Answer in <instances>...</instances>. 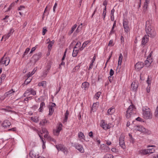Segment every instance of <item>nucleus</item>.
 Wrapping results in <instances>:
<instances>
[{
  "label": "nucleus",
  "instance_id": "f257e3e1",
  "mask_svg": "<svg viewBox=\"0 0 158 158\" xmlns=\"http://www.w3.org/2000/svg\"><path fill=\"white\" fill-rule=\"evenodd\" d=\"M152 20L146 21L145 30L148 37L154 38L156 36V32L154 27L152 25Z\"/></svg>",
  "mask_w": 158,
  "mask_h": 158
},
{
  "label": "nucleus",
  "instance_id": "f03ea898",
  "mask_svg": "<svg viewBox=\"0 0 158 158\" xmlns=\"http://www.w3.org/2000/svg\"><path fill=\"white\" fill-rule=\"evenodd\" d=\"M136 114V108L133 105H131L128 107L126 112V117L127 118L132 117Z\"/></svg>",
  "mask_w": 158,
  "mask_h": 158
},
{
  "label": "nucleus",
  "instance_id": "7ed1b4c3",
  "mask_svg": "<svg viewBox=\"0 0 158 158\" xmlns=\"http://www.w3.org/2000/svg\"><path fill=\"white\" fill-rule=\"evenodd\" d=\"M143 115L144 118L146 119H150L152 118V114L150 109L147 107L143 108Z\"/></svg>",
  "mask_w": 158,
  "mask_h": 158
},
{
  "label": "nucleus",
  "instance_id": "20e7f679",
  "mask_svg": "<svg viewBox=\"0 0 158 158\" xmlns=\"http://www.w3.org/2000/svg\"><path fill=\"white\" fill-rule=\"evenodd\" d=\"M55 146L58 151H61L65 154H67L68 152L67 148L63 144H58L56 145Z\"/></svg>",
  "mask_w": 158,
  "mask_h": 158
},
{
  "label": "nucleus",
  "instance_id": "39448f33",
  "mask_svg": "<svg viewBox=\"0 0 158 158\" xmlns=\"http://www.w3.org/2000/svg\"><path fill=\"white\" fill-rule=\"evenodd\" d=\"M52 64V62L51 61H48L46 65V69L44 71L43 73L42 77L44 78L46 77L51 67Z\"/></svg>",
  "mask_w": 158,
  "mask_h": 158
},
{
  "label": "nucleus",
  "instance_id": "423d86ee",
  "mask_svg": "<svg viewBox=\"0 0 158 158\" xmlns=\"http://www.w3.org/2000/svg\"><path fill=\"white\" fill-rule=\"evenodd\" d=\"M30 94L33 95H35L36 94V91L34 90L33 89L30 88L27 89L23 94L24 97L28 96Z\"/></svg>",
  "mask_w": 158,
  "mask_h": 158
},
{
  "label": "nucleus",
  "instance_id": "0eeeda50",
  "mask_svg": "<svg viewBox=\"0 0 158 158\" xmlns=\"http://www.w3.org/2000/svg\"><path fill=\"white\" fill-rule=\"evenodd\" d=\"M124 135L122 134L120 135L119 139V145L123 149H125L126 148L124 140Z\"/></svg>",
  "mask_w": 158,
  "mask_h": 158
},
{
  "label": "nucleus",
  "instance_id": "6e6552de",
  "mask_svg": "<svg viewBox=\"0 0 158 158\" xmlns=\"http://www.w3.org/2000/svg\"><path fill=\"white\" fill-rule=\"evenodd\" d=\"M15 91L13 90V89H11L9 91L6 92L3 96L1 98V99L3 100L5 98L8 97H10L11 94L14 93Z\"/></svg>",
  "mask_w": 158,
  "mask_h": 158
},
{
  "label": "nucleus",
  "instance_id": "1a4fd4ad",
  "mask_svg": "<svg viewBox=\"0 0 158 158\" xmlns=\"http://www.w3.org/2000/svg\"><path fill=\"white\" fill-rule=\"evenodd\" d=\"M62 124L60 123L57 127L56 129H54L53 131V134L55 135H59L60 131L62 130Z\"/></svg>",
  "mask_w": 158,
  "mask_h": 158
},
{
  "label": "nucleus",
  "instance_id": "9d476101",
  "mask_svg": "<svg viewBox=\"0 0 158 158\" xmlns=\"http://www.w3.org/2000/svg\"><path fill=\"white\" fill-rule=\"evenodd\" d=\"M123 26L125 31L126 33L128 32L130 30V29L128 26V22L127 20H123Z\"/></svg>",
  "mask_w": 158,
  "mask_h": 158
},
{
  "label": "nucleus",
  "instance_id": "9b49d317",
  "mask_svg": "<svg viewBox=\"0 0 158 158\" xmlns=\"http://www.w3.org/2000/svg\"><path fill=\"white\" fill-rule=\"evenodd\" d=\"M102 123L100 124V126L103 129L105 130H106L110 128V127L109 125L105 123V120H102L101 121Z\"/></svg>",
  "mask_w": 158,
  "mask_h": 158
},
{
  "label": "nucleus",
  "instance_id": "f8f14e48",
  "mask_svg": "<svg viewBox=\"0 0 158 158\" xmlns=\"http://www.w3.org/2000/svg\"><path fill=\"white\" fill-rule=\"evenodd\" d=\"M144 63L142 62H138L135 65V69L137 71L140 70L144 67Z\"/></svg>",
  "mask_w": 158,
  "mask_h": 158
},
{
  "label": "nucleus",
  "instance_id": "ddd939ff",
  "mask_svg": "<svg viewBox=\"0 0 158 158\" xmlns=\"http://www.w3.org/2000/svg\"><path fill=\"white\" fill-rule=\"evenodd\" d=\"M74 146L76 149L81 153H83L84 152V150L81 145L78 143H76L74 144Z\"/></svg>",
  "mask_w": 158,
  "mask_h": 158
},
{
  "label": "nucleus",
  "instance_id": "4468645a",
  "mask_svg": "<svg viewBox=\"0 0 158 158\" xmlns=\"http://www.w3.org/2000/svg\"><path fill=\"white\" fill-rule=\"evenodd\" d=\"M7 54V53H6L3 57H2L1 59L0 60V64H5V66L7 65L9 63L10 60H9V61L6 63L7 61V58H4L5 56Z\"/></svg>",
  "mask_w": 158,
  "mask_h": 158
},
{
  "label": "nucleus",
  "instance_id": "2eb2a0df",
  "mask_svg": "<svg viewBox=\"0 0 158 158\" xmlns=\"http://www.w3.org/2000/svg\"><path fill=\"white\" fill-rule=\"evenodd\" d=\"M11 125V123L10 121L8 120H5L2 123V126L4 127L5 128H7L10 127Z\"/></svg>",
  "mask_w": 158,
  "mask_h": 158
},
{
  "label": "nucleus",
  "instance_id": "dca6fc26",
  "mask_svg": "<svg viewBox=\"0 0 158 158\" xmlns=\"http://www.w3.org/2000/svg\"><path fill=\"white\" fill-rule=\"evenodd\" d=\"M138 83L137 81H133L131 85V88L132 89L133 91H136L138 86Z\"/></svg>",
  "mask_w": 158,
  "mask_h": 158
},
{
  "label": "nucleus",
  "instance_id": "f3484780",
  "mask_svg": "<svg viewBox=\"0 0 158 158\" xmlns=\"http://www.w3.org/2000/svg\"><path fill=\"white\" fill-rule=\"evenodd\" d=\"M89 83L85 81L82 84L81 88H84L85 90H87L88 89L89 86Z\"/></svg>",
  "mask_w": 158,
  "mask_h": 158
},
{
  "label": "nucleus",
  "instance_id": "a211bd4d",
  "mask_svg": "<svg viewBox=\"0 0 158 158\" xmlns=\"http://www.w3.org/2000/svg\"><path fill=\"white\" fill-rule=\"evenodd\" d=\"M149 38L148 35H145L142 39L141 44L142 45H144L148 41Z\"/></svg>",
  "mask_w": 158,
  "mask_h": 158
},
{
  "label": "nucleus",
  "instance_id": "6ab92c4d",
  "mask_svg": "<svg viewBox=\"0 0 158 158\" xmlns=\"http://www.w3.org/2000/svg\"><path fill=\"white\" fill-rule=\"evenodd\" d=\"M98 102L94 103L93 106L91 107V110L93 112L95 111L98 106Z\"/></svg>",
  "mask_w": 158,
  "mask_h": 158
},
{
  "label": "nucleus",
  "instance_id": "aec40b11",
  "mask_svg": "<svg viewBox=\"0 0 158 158\" xmlns=\"http://www.w3.org/2000/svg\"><path fill=\"white\" fill-rule=\"evenodd\" d=\"M135 129L140 132H144L145 131V129L140 125L135 126Z\"/></svg>",
  "mask_w": 158,
  "mask_h": 158
},
{
  "label": "nucleus",
  "instance_id": "412c9836",
  "mask_svg": "<svg viewBox=\"0 0 158 158\" xmlns=\"http://www.w3.org/2000/svg\"><path fill=\"white\" fill-rule=\"evenodd\" d=\"M152 62V60H147V59L144 61L145 65L147 67H149Z\"/></svg>",
  "mask_w": 158,
  "mask_h": 158
},
{
  "label": "nucleus",
  "instance_id": "4be33fe9",
  "mask_svg": "<svg viewBox=\"0 0 158 158\" xmlns=\"http://www.w3.org/2000/svg\"><path fill=\"white\" fill-rule=\"evenodd\" d=\"M115 110L114 108L113 107H111L108 110L107 113L109 115H112L115 112Z\"/></svg>",
  "mask_w": 158,
  "mask_h": 158
},
{
  "label": "nucleus",
  "instance_id": "5701e85b",
  "mask_svg": "<svg viewBox=\"0 0 158 158\" xmlns=\"http://www.w3.org/2000/svg\"><path fill=\"white\" fill-rule=\"evenodd\" d=\"M45 104L44 102H42L40 104V108L39 109V112H42L43 110L44 107H45Z\"/></svg>",
  "mask_w": 158,
  "mask_h": 158
},
{
  "label": "nucleus",
  "instance_id": "b1692460",
  "mask_svg": "<svg viewBox=\"0 0 158 158\" xmlns=\"http://www.w3.org/2000/svg\"><path fill=\"white\" fill-rule=\"evenodd\" d=\"M49 122L46 119H44L42 120L40 122V124L42 126H44L47 123H49Z\"/></svg>",
  "mask_w": 158,
  "mask_h": 158
},
{
  "label": "nucleus",
  "instance_id": "393cba45",
  "mask_svg": "<svg viewBox=\"0 0 158 158\" xmlns=\"http://www.w3.org/2000/svg\"><path fill=\"white\" fill-rule=\"evenodd\" d=\"M69 114V112L68 110H67L66 111V112L65 114V117H64V118L63 121V123H64L65 122H67Z\"/></svg>",
  "mask_w": 158,
  "mask_h": 158
},
{
  "label": "nucleus",
  "instance_id": "a878e982",
  "mask_svg": "<svg viewBox=\"0 0 158 158\" xmlns=\"http://www.w3.org/2000/svg\"><path fill=\"white\" fill-rule=\"evenodd\" d=\"M123 55L122 53L120 54L119 56L118 61V65H121L122 64V61L123 60Z\"/></svg>",
  "mask_w": 158,
  "mask_h": 158
},
{
  "label": "nucleus",
  "instance_id": "bb28decb",
  "mask_svg": "<svg viewBox=\"0 0 158 158\" xmlns=\"http://www.w3.org/2000/svg\"><path fill=\"white\" fill-rule=\"evenodd\" d=\"M140 153L141 155H146L149 154L148 149L141 150L140 152Z\"/></svg>",
  "mask_w": 158,
  "mask_h": 158
},
{
  "label": "nucleus",
  "instance_id": "cd10ccee",
  "mask_svg": "<svg viewBox=\"0 0 158 158\" xmlns=\"http://www.w3.org/2000/svg\"><path fill=\"white\" fill-rule=\"evenodd\" d=\"M30 157L31 158H36V156L34 152L33 151H31L29 153Z\"/></svg>",
  "mask_w": 158,
  "mask_h": 158
},
{
  "label": "nucleus",
  "instance_id": "c85d7f7f",
  "mask_svg": "<svg viewBox=\"0 0 158 158\" xmlns=\"http://www.w3.org/2000/svg\"><path fill=\"white\" fill-rule=\"evenodd\" d=\"M81 45V43L80 42H78L76 44V45L74 46L73 48V49H74L75 48H78V49H81L80 48V47Z\"/></svg>",
  "mask_w": 158,
  "mask_h": 158
},
{
  "label": "nucleus",
  "instance_id": "c756f323",
  "mask_svg": "<svg viewBox=\"0 0 158 158\" xmlns=\"http://www.w3.org/2000/svg\"><path fill=\"white\" fill-rule=\"evenodd\" d=\"M90 42V40H87L85 41L82 44V46L81 48V49H84L89 42Z\"/></svg>",
  "mask_w": 158,
  "mask_h": 158
},
{
  "label": "nucleus",
  "instance_id": "7c9ffc66",
  "mask_svg": "<svg viewBox=\"0 0 158 158\" xmlns=\"http://www.w3.org/2000/svg\"><path fill=\"white\" fill-rule=\"evenodd\" d=\"M47 6L45 8L44 11V14L43 15V17L42 18L43 19L45 16H47L49 14V12L47 11Z\"/></svg>",
  "mask_w": 158,
  "mask_h": 158
},
{
  "label": "nucleus",
  "instance_id": "2f4dec72",
  "mask_svg": "<svg viewBox=\"0 0 158 158\" xmlns=\"http://www.w3.org/2000/svg\"><path fill=\"white\" fill-rule=\"evenodd\" d=\"M78 137L80 139H84L85 136L84 134L81 132H80L78 134Z\"/></svg>",
  "mask_w": 158,
  "mask_h": 158
},
{
  "label": "nucleus",
  "instance_id": "473e14b6",
  "mask_svg": "<svg viewBox=\"0 0 158 158\" xmlns=\"http://www.w3.org/2000/svg\"><path fill=\"white\" fill-rule=\"evenodd\" d=\"M54 112V109L53 107H52L50 106L49 107V113L48 114L49 115H52Z\"/></svg>",
  "mask_w": 158,
  "mask_h": 158
},
{
  "label": "nucleus",
  "instance_id": "72a5a7b5",
  "mask_svg": "<svg viewBox=\"0 0 158 158\" xmlns=\"http://www.w3.org/2000/svg\"><path fill=\"white\" fill-rule=\"evenodd\" d=\"M151 77H150L149 76H148L147 79V83L148 84V87L149 86V85H150L151 83Z\"/></svg>",
  "mask_w": 158,
  "mask_h": 158
},
{
  "label": "nucleus",
  "instance_id": "f704fd0d",
  "mask_svg": "<svg viewBox=\"0 0 158 158\" xmlns=\"http://www.w3.org/2000/svg\"><path fill=\"white\" fill-rule=\"evenodd\" d=\"M93 139L94 141L97 143L98 145H99L100 144L101 141H100V139H98V137H95Z\"/></svg>",
  "mask_w": 158,
  "mask_h": 158
},
{
  "label": "nucleus",
  "instance_id": "c9c22d12",
  "mask_svg": "<svg viewBox=\"0 0 158 158\" xmlns=\"http://www.w3.org/2000/svg\"><path fill=\"white\" fill-rule=\"evenodd\" d=\"M72 56L73 57H75L77 56L79 50H73Z\"/></svg>",
  "mask_w": 158,
  "mask_h": 158
},
{
  "label": "nucleus",
  "instance_id": "e433bc0d",
  "mask_svg": "<svg viewBox=\"0 0 158 158\" xmlns=\"http://www.w3.org/2000/svg\"><path fill=\"white\" fill-rule=\"evenodd\" d=\"M31 79L29 78H27L24 82V84L26 85H27L31 81Z\"/></svg>",
  "mask_w": 158,
  "mask_h": 158
},
{
  "label": "nucleus",
  "instance_id": "4c0bfd02",
  "mask_svg": "<svg viewBox=\"0 0 158 158\" xmlns=\"http://www.w3.org/2000/svg\"><path fill=\"white\" fill-rule=\"evenodd\" d=\"M101 93L100 92H97L95 95L94 97L96 98L97 100L100 97V94H101Z\"/></svg>",
  "mask_w": 158,
  "mask_h": 158
},
{
  "label": "nucleus",
  "instance_id": "58836bf2",
  "mask_svg": "<svg viewBox=\"0 0 158 158\" xmlns=\"http://www.w3.org/2000/svg\"><path fill=\"white\" fill-rule=\"evenodd\" d=\"M104 158H113V156L110 154H107L105 156Z\"/></svg>",
  "mask_w": 158,
  "mask_h": 158
},
{
  "label": "nucleus",
  "instance_id": "ea45409f",
  "mask_svg": "<svg viewBox=\"0 0 158 158\" xmlns=\"http://www.w3.org/2000/svg\"><path fill=\"white\" fill-rule=\"evenodd\" d=\"M154 115L156 117L158 118V106L156 108V110L154 113Z\"/></svg>",
  "mask_w": 158,
  "mask_h": 158
},
{
  "label": "nucleus",
  "instance_id": "a19ab883",
  "mask_svg": "<svg viewBox=\"0 0 158 158\" xmlns=\"http://www.w3.org/2000/svg\"><path fill=\"white\" fill-rule=\"evenodd\" d=\"M80 67V64L76 66L75 68L73 69V72H75L76 71H77L79 69Z\"/></svg>",
  "mask_w": 158,
  "mask_h": 158
},
{
  "label": "nucleus",
  "instance_id": "79ce46f5",
  "mask_svg": "<svg viewBox=\"0 0 158 158\" xmlns=\"http://www.w3.org/2000/svg\"><path fill=\"white\" fill-rule=\"evenodd\" d=\"M10 35V33H8L6 35H3L2 37V38H5V41L6 40L8 39L9 38Z\"/></svg>",
  "mask_w": 158,
  "mask_h": 158
},
{
  "label": "nucleus",
  "instance_id": "37998d69",
  "mask_svg": "<svg viewBox=\"0 0 158 158\" xmlns=\"http://www.w3.org/2000/svg\"><path fill=\"white\" fill-rule=\"evenodd\" d=\"M46 81H43L42 82H39L38 84V85L39 86H43L44 84H46Z\"/></svg>",
  "mask_w": 158,
  "mask_h": 158
},
{
  "label": "nucleus",
  "instance_id": "c03bdc74",
  "mask_svg": "<svg viewBox=\"0 0 158 158\" xmlns=\"http://www.w3.org/2000/svg\"><path fill=\"white\" fill-rule=\"evenodd\" d=\"M153 53V52L151 51L149 54L147 58V60H152V58L151 57L152 55V54Z\"/></svg>",
  "mask_w": 158,
  "mask_h": 158
},
{
  "label": "nucleus",
  "instance_id": "a18cd8bd",
  "mask_svg": "<svg viewBox=\"0 0 158 158\" xmlns=\"http://www.w3.org/2000/svg\"><path fill=\"white\" fill-rule=\"evenodd\" d=\"M77 26V25L76 24H74L73 26L71 28V32H70V34L72 33L73 32V31H74V30L76 28Z\"/></svg>",
  "mask_w": 158,
  "mask_h": 158
},
{
  "label": "nucleus",
  "instance_id": "49530a36",
  "mask_svg": "<svg viewBox=\"0 0 158 158\" xmlns=\"http://www.w3.org/2000/svg\"><path fill=\"white\" fill-rule=\"evenodd\" d=\"M149 154L155 152V149L154 148L148 149Z\"/></svg>",
  "mask_w": 158,
  "mask_h": 158
},
{
  "label": "nucleus",
  "instance_id": "de8ad7c7",
  "mask_svg": "<svg viewBox=\"0 0 158 158\" xmlns=\"http://www.w3.org/2000/svg\"><path fill=\"white\" fill-rule=\"evenodd\" d=\"M42 131L44 133H49L48 131H47V129L45 128H42Z\"/></svg>",
  "mask_w": 158,
  "mask_h": 158
},
{
  "label": "nucleus",
  "instance_id": "09e8293b",
  "mask_svg": "<svg viewBox=\"0 0 158 158\" xmlns=\"http://www.w3.org/2000/svg\"><path fill=\"white\" fill-rule=\"evenodd\" d=\"M6 77V74L5 73H2L1 75V76L0 77V78L1 79V80L2 81V80H4Z\"/></svg>",
  "mask_w": 158,
  "mask_h": 158
},
{
  "label": "nucleus",
  "instance_id": "8fccbe9b",
  "mask_svg": "<svg viewBox=\"0 0 158 158\" xmlns=\"http://www.w3.org/2000/svg\"><path fill=\"white\" fill-rule=\"evenodd\" d=\"M62 65L63 66H65V62H64V61H61V63L59 64V69H61V66Z\"/></svg>",
  "mask_w": 158,
  "mask_h": 158
},
{
  "label": "nucleus",
  "instance_id": "3c124183",
  "mask_svg": "<svg viewBox=\"0 0 158 158\" xmlns=\"http://www.w3.org/2000/svg\"><path fill=\"white\" fill-rule=\"evenodd\" d=\"M89 135L90 138L92 139L94 138L93 133L92 131H91L89 132Z\"/></svg>",
  "mask_w": 158,
  "mask_h": 158
},
{
  "label": "nucleus",
  "instance_id": "603ef678",
  "mask_svg": "<svg viewBox=\"0 0 158 158\" xmlns=\"http://www.w3.org/2000/svg\"><path fill=\"white\" fill-rule=\"evenodd\" d=\"M47 31V30L46 29V27H44L43 28V31L42 32V34L43 35H44L46 32Z\"/></svg>",
  "mask_w": 158,
  "mask_h": 158
},
{
  "label": "nucleus",
  "instance_id": "864d4df0",
  "mask_svg": "<svg viewBox=\"0 0 158 158\" xmlns=\"http://www.w3.org/2000/svg\"><path fill=\"white\" fill-rule=\"evenodd\" d=\"M114 70L112 69H111L110 72V76H113L114 75Z\"/></svg>",
  "mask_w": 158,
  "mask_h": 158
},
{
  "label": "nucleus",
  "instance_id": "5fc2aeb1",
  "mask_svg": "<svg viewBox=\"0 0 158 158\" xmlns=\"http://www.w3.org/2000/svg\"><path fill=\"white\" fill-rule=\"evenodd\" d=\"M94 63V62H91L89 65V67L88 69V70H90L91 69H92Z\"/></svg>",
  "mask_w": 158,
  "mask_h": 158
},
{
  "label": "nucleus",
  "instance_id": "6e6d98bb",
  "mask_svg": "<svg viewBox=\"0 0 158 158\" xmlns=\"http://www.w3.org/2000/svg\"><path fill=\"white\" fill-rule=\"evenodd\" d=\"M32 99V98L31 97H27L24 99V101L28 102L29 100H31Z\"/></svg>",
  "mask_w": 158,
  "mask_h": 158
},
{
  "label": "nucleus",
  "instance_id": "4d7b16f0",
  "mask_svg": "<svg viewBox=\"0 0 158 158\" xmlns=\"http://www.w3.org/2000/svg\"><path fill=\"white\" fill-rule=\"evenodd\" d=\"M148 4H147L146 3H144L143 6V8L144 10H146L147 9Z\"/></svg>",
  "mask_w": 158,
  "mask_h": 158
},
{
  "label": "nucleus",
  "instance_id": "13d9d810",
  "mask_svg": "<svg viewBox=\"0 0 158 158\" xmlns=\"http://www.w3.org/2000/svg\"><path fill=\"white\" fill-rule=\"evenodd\" d=\"M30 50H25V52H24L23 55V57H24L25 55H27L29 52Z\"/></svg>",
  "mask_w": 158,
  "mask_h": 158
},
{
  "label": "nucleus",
  "instance_id": "bf43d9fd",
  "mask_svg": "<svg viewBox=\"0 0 158 158\" xmlns=\"http://www.w3.org/2000/svg\"><path fill=\"white\" fill-rule=\"evenodd\" d=\"M129 136L130 137V139L132 141V143H133L134 142V139L133 138V137L132 136V135H131L130 134H129Z\"/></svg>",
  "mask_w": 158,
  "mask_h": 158
},
{
  "label": "nucleus",
  "instance_id": "052dcab7",
  "mask_svg": "<svg viewBox=\"0 0 158 158\" xmlns=\"http://www.w3.org/2000/svg\"><path fill=\"white\" fill-rule=\"evenodd\" d=\"M50 139L51 141H52L54 142L55 144L56 143V141L54 138H51V137H50Z\"/></svg>",
  "mask_w": 158,
  "mask_h": 158
},
{
  "label": "nucleus",
  "instance_id": "680f3d73",
  "mask_svg": "<svg viewBox=\"0 0 158 158\" xmlns=\"http://www.w3.org/2000/svg\"><path fill=\"white\" fill-rule=\"evenodd\" d=\"M9 16L8 15H6L5 17L2 20H5V22H7L8 21L7 20H6L9 18Z\"/></svg>",
  "mask_w": 158,
  "mask_h": 158
},
{
  "label": "nucleus",
  "instance_id": "e2e57ef3",
  "mask_svg": "<svg viewBox=\"0 0 158 158\" xmlns=\"http://www.w3.org/2000/svg\"><path fill=\"white\" fill-rule=\"evenodd\" d=\"M52 46V44L49 42L48 45V49H51Z\"/></svg>",
  "mask_w": 158,
  "mask_h": 158
},
{
  "label": "nucleus",
  "instance_id": "0e129e2a",
  "mask_svg": "<svg viewBox=\"0 0 158 158\" xmlns=\"http://www.w3.org/2000/svg\"><path fill=\"white\" fill-rule=\"evenodd\" d=\"M57 4L56 2L54 4V5L53 6V11L54 12H55V9L56 8V7L57 6Z\"/></svg>",
  "mask_w": 158,
  "mask_h": 158
},
{
  "label": "nucleus",
  "instance_id": "69168bd1",
  "mask_svg": "<svg viewBox=\"0 0 158 158\" xmlns=\"http://www.w3.org/2000/svg\"><path fill=\"white\" fill-rule=\"evenodd\" d=\"M2 110H4L6 112H10L12 111V110H8V109H7V108H3V109H2Z\"/></svg>",
  "mask_w": 158,
  "mask_h": 158
},
{
  "label": "nucleus",
  "instance_id": "338daca9",
  "mask_svg": "<svg viewBox=\"0 0 158 158\" xmlns=\"http://www.w3.org/2000/svg\"><path fill=\"white\" fill-rule=\"evenodd\" d=\"M8 130L9 131H16V127L12 128L11 129H9Z\"/></svg>",
  "mask_w": 158,
  "mask_h": 158
},
{
  "label": "nucleus",
  "instance_id": "774afa93",
  "mask_svg": "<svg viewBox=\"0 0 158 158\" xmlns=\"http://www.w3.org/2000/svg\"><path fill=\"white\" fill-rule=\"evenodd\" d=\"M22 8H25V6H21L18 8V10H21Z\"/></svg>",
  "mask_w": 158,
  "mask_h": 158
}]
</instances>
